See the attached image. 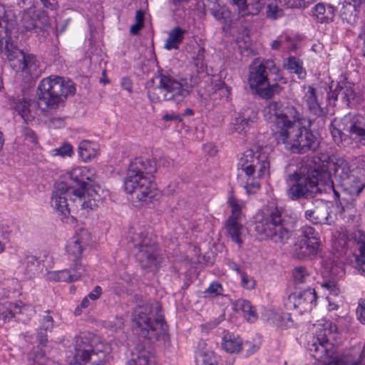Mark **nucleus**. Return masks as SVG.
<instances>
[{
    "label": "nucleus",
    "mask_w": 365,
    "mask_h": 365,
    "mask_svg": "<svg viewBox=\"0 0 365 365\" xmlns=\"http://www.w3.org/2000/svg\"><path fill=\"white\" fill-rule=\"evenodd\" d=\"M233 6H236L241 16L257 15L261 11L263 2L262 0H231Z\"/></svg>",
    "instance_id": "nucleus-25"
},
{
    "label": "nucleus",
    "mask_w": 365,
    "mask_h": 365,
    "mask_svg": "<svg viewBox=\"0 0 365 365\" xmlns=\"http://www.w3.org/2000/svg\"><path fill=\"white\" fill-rule=\"evenodd\" d=\"M241 285L247 289H252L255 287V279L246 273H241Z\"/></svg>",
    "instance_id": "nucleus-51"
},
{
    "label": "nucleus",
    "mask_w": 365,
    "mask_h": 365,
    "mask_svg": "<svg viewBox=\"0 0 365 365\" xmlns=\"http://www.w3.org/2000/svg\"><path fill=\"white\" fill-rule=\"evenodd\" d=\"M279 11L277 5L268 4L266 10L267 17L271 19H276L279 16L278 13Z\"/></svg>",
    "instance_id": "nucleus-56"
},
{
    "label": "nucleus",
    "mask_w": 365,
    "mask_h": 365,
    "mask_svg": "<svg viewBox=\"0 0 365 365\" xmlns=\"http://www.w3.org/2000/svg\"><path fill=\"white\" fill-rule=\"evenodd\" d=\"M129 248L140 260L148 259L149 262L156 259L158 243L156 239H152L148 232L135 234L128 242Z\"/></svg>",
    "instance_id": "nucleus-14"
},
{
    "label": "nucleus",
    "mask_w": 365,
    "mask_h": 365,
    "mask_svg": "<svg viewBox=\"0 0 365 365\" xmlns=\"http://www.w3.org/2000/svg\"><path fill=\"white\" fill-rule=\"evenodd\" d=\"M51 205L62 216V220L80 210H90L86 190H78L71 183L64 182L55 183Z\"/></svg>",
    "instance_id": "nucleus-7"
},
{
    "label": "nucleus",
    "mask_w": 365,
    "mask_h": 365,
    "mask_svg": "<svg viewBox=\"0 0 365 365\" xmlns=\"http://www.w3.org/2000/svg\"><path fill=\"white\" fill-rule=\"evenodd\" d=\"M34 363L38 365H44L45 363V359H44V354H35L33 357Z\"/></svg>",
    "instance_id": "nucleus-64"
},
{
    "label": "nucleus",
    "mask_w": 365,
    "mask_h": 365,
    "mask_svg": "<svg viewBox=\"0 0 365 365\" xmlns=\"http://www.w3.org/2000/svg\"><path fill=\"white\" fill-rule=\"evenodd\" d=\"M205 343L201 341L198 349L195 351V362L197 365H218L217 357L215 353L204 347Z\"/></svg>",
    "instance_id": "nucleus-30"
},
{
    "label": "nucleus",
    "mask_w": 365,
    "mask_h": 365,
    "mask_svg": "<svg viewBox=\"0 0 365 365\" xmlns=\"http://www.w3.org/2000/svg\"><path fill=\"white\" fill-rule=\"evenodd\" d=\"M53 155L61 157H71L73 154L72 145L68 143H63L59 148L52 150Z\"/></svg>",
    "instance_id": "nucleus-50"
},
{
    "label": "nucleus",
    "mask_w": 365,
    "mask_h": 365,
    "mask_svg": "<svg viewBox=\"0 0 365 365\" xmlns=\"http://www.w3.org/2000/svg\"><path fill=\"white\" fill-rule=\"evenodd\" d=\"M48 331H46L45 329H43L40 327H38L37 329L36 339L41 346H45L48 341Z\"/></svg>",
    "instance_id": "nucleus-57"
},
{
    "label": "nucleus",
    "mask_w": 365,
    "mask_h": 365,
    "mask_svg": "<svg viewBox=\"0 0 365 365\" xmlns=\"http://www.w3.org/2000/svg\"><path fill=\"white\" fill-rule=\"evenodd\" d=\"M356 317L361 324H365V299H361L359 301L356 309Z\"/></svg>",
    "instance_id": "nucleus-53"
},
{
    "label": "nucleus",
    "mask_w": 365,
    "mask_h": 365,
    "mask_svg": "<svg viewBox=\"0 0 365 365\" xmlns=\"http://www.w3.org/2000/svg\"><path fill=\"white\" fill-rule=\"evenodd\" d=\"M264 119L271 123L272 135L277 144L294 154L317 152L322 143L319 133L312 130L316 120L307 119V125L301 123L302 116L293 106L271 101L263 110Z\"/></svg>",
    "instance_id": "nucleus-2"
},
{
    "label": "nucleus",
    "mask_w": 365,
    "mask_h": 365,
    "mask_svg": "<svg viewBox=\"0 0 365 365\" xmlns=\"http://www.w3.org/2000/svg\"><path fill=\"white\" fill-rule=\"evenodd\" d=\"M260 184L257 181H252L249 182V180L247 182V184L245 185V188L248 194H254L259 189Z\"/></svg>",
    "instance_id": "nucleus-58"
},
{
    "label": "nucleus",
    "mask_w": 365,
    "mask_h": 365,
    "mask_svg": "<svg viewBox=\"0 0 365 365\" xmlns=\"http://www.w3.org/2000/svg\"><path fill=\"white\" fill-rule=\"evenodd\" d=\"M186 32V30L180 26L173 28L168 32V38L165 40L164 48L168 51L178 49L180 45L184 40V36Z\"/></svg>",
    "instance_id": "nucleus-32"
},
{
    "label": "nucleus",
    "mask_w": 365,
    "mask_h": 365,
    "mask_svg": "<svg viewBox=\"0 0 365 365\" xmlns=\"http://www.w3.org/2000/svg\"><path fill=\"white\" fill-rule=\"evenodd\" d=\"M21 262L25 266V268L28 273H34L36 270L37 267L39 264V261L37 257L29 255L28 252H24L23 257L21 259Z\"/></svg>",
    "instance_id": "nucleus-44"
},
{
    "label": "nucleus",
    "mask_w": 365,
    "mask_h": 365,
    "mask_svg": "<svg viewBox=\"0 0 365 365\" xmlns=\"http://www.w3.org/2000/svg\"><path fill=\"white\" fill-rule=\"evenodd\" d=\"M85 269H75L73 266L72 269H63L57 273L58 281L73 282L78 280L83 274Z\"/></svg>",
    "instance_id": "nucleus-41"
},
{
    "label": "nucleus",
    "mask_w": 365,
    "mask_h": 365,
    "mask_svg": "<svg viewBox=\"0 0 365 365\" xmlns=\"http://www.w3.org/2000/svg\"><path fill=\"white\" fill-rule=\"evenodd\" d=\"M312 16L317 23L328 24L333 21L335 9L331 5L318 3L312 9Z\"/></svg>",
    "instance_id": "nucleus-27"
},
{
    "label": "nucleus",
    "mask_w": 365,
    "mask_h": 365,
    "mask_svg": "<svg viewBox=\"0 0 365 365\" xmlns=\"http://www.w3.org/2000/svg\"><path fill=\"white\" fill-rule=\"evenodd\" d=\"M257 115L253 111L238 113L231 123V129L239 134H245L256 125Z\"/></svg>",
    "instance_id": "nucleus-21"
},
{
    "label": "nucleus",
    "mask_w": 365,
    "mask_h": 365,
    "mask_svg": "<svg viewBox=\"0 0 365 365\" xmlns=\"http://www.w3.org/2000/svg\"><path fill=\"white\" fill-rule=\"evenodd\" d=\"M284 67L291 73H296L300 79H304L306 78L307 72L303 68V62L295 56H289L287 58L284 63Z\"/></svg>",
    "instance_id": "nucleus-38"
},
{
    "label": "nucleus",
    "mask_w": 365,
    "mask_h": 365,
    "mask_svg": "<svg viewBox=\"0 0 365 365\" xmlns=\"http://www.w3.org/2000/svg\"><path fill=\"white\" fill-rule=\"evenodd\" d=\"M104 191L100 187L88 190L86 193L88 199V207L90 210H93L98 207L99 203L103 202L105 197Z\"/></svg>",
    "instance_id": "nucleus-40"
},
{
    "label": "nucleus",
    "mask_w": 365,
    "mask_h": 365,
    "mask_svg": "<svg viewBox=\"0 0 365 365\" xmlns=\"http://www.w3.org/2000/svg\"><path fill=\"white\" fill-rule=\"evenodd\" d=\"M348 242L356 243L359 252L356 257V262L360 269L365 272V232L361 230H356L347 236Z\"/></svg>",
    "instance_id": "nucleus-23"
},
{
    "label": "nucleus",
    "mask_w": 365,
    "mask_h": 365,
    "mask_svg": "<svg viewBox=\"0 0 365 365\" xmlns=\"http://www.w3.org/2000/svg\"><path fill=\"white\" fill-rule=\"evenodd\" d=\"M21 312V307L16 303L6 302L0 305V319L4 322L10 321Z\"/></svg>",
    "instance_id": "nucleus-39"
},
{
    "label": "nucleus",
    "mask_w": 365,
    "mask_h": 365,
    "mask_svg": "<svg viewBox=\"0 0 365 365\" xmlns=\"http://www.w3.org/2000/svg\"><path fill=\"white\" fill-rule=\"evenodd\" d=\"M336 267H331L330 270V276L331 277V279L324 282L322 284V287L326 288L329 291V293L334 296H337L339 293V289L338 288L335 280L333 278V276L335 274L334 269Z\"/></svg>",
    "instance_id": "nucleus-49"
},
{
    "label": "nucleus",
    "mask_w": 365,
    "mask_h": 365,
    "mask_svg": "<svg viewBox=\"0 0 365 365\" xmlns=\"http://www.w3.org/2000/svg\"><path fill=\"white\" fill-rule=\"evenodd\" d=\"M83 235H87V232L82 231L80 235L74 237L66 246V252L70 260L73 262L75 269H84L81 263L82 252L88 245V242L83 238Z\"/></svg>",
    "instance_id": "nucleus-20"
},
{
    "label": "nucleus",
    "mask_w": 365,
    "mask_h": 365,
    "mask_svg": "<svg viewBox=\"0 0 365 365\" xmlns=\"http://www.w3.org/2000/svg\"><path fill=\"white\" fill-rule=\"evenodd\" d=\"M168 325L165 323L163 317L161 316V341H164L165 348H169L170 346V337L168 334Z\"/></svg>",
    "instance_id": "nucleus-52"
},
{
    "label": "nucleus",
    "mask_w": 365,
    "mask_h": 365,
    "mask_svg": "<svg viewBox=\"0 0 365 365\" xmlns=\"http://www.w3.org/2000/svg\"><path fill=\"white\" fill-rule=\"evenodd\" d=\"M98 145L96 143L89 141L83 140L78 145V155L83 161L91 160L97 155Z\"/></svg>",
    "instance_id": "nucleus-37"
},
{
    "label": "nucleus",
    "mask_w": 365,
    "mask_h": 365,
    "mask_svg": "<svg viewBox=\"0 0 365 365\" xmlns=\"http://www.w3.org/2000/svg\"><path fill=\"white\" fill-rule=\"evenodd\" d=\"M51 314H53V312L48 310L45 312V314L41 317L38 327L50 332L52 331L54 327V319Z\"/></svg>",
    "instance_id": "nucleus-47"
},
{
    "label": "nucleus",
    "mask_w": 365,
    "mask_h": 365,
    "mask_svg": "<svg viewBox=\"0 0 365 365\" xmlns=\"http://www.w3.org/2000/svg\"><path fill=\"white\" fill-rule=\"evenodd\" d=\"M156 172L155 163L143 158H137L129 165L124 181L125 191L131 195L135 206L155 204L158 202L159 190L153 180Z\"/></svg>",
    "instance_id": "nucleus-3"
},
{
    "label": "nucleus",
    "mask_w": 365,
    "mask_h": 365,
    "mask_svg": "<svg viewBox=\"0 0 365 365\" xmlns=\"http://www.w3.org/2000/svg\"><path fill=\"white\" fill-rule=\"evenodd\" d=\"M102 293V289L100 286L97 285L94 287L93 290L90 292L87 297L93 301L97 300Z\"/></svg>",
    "instance_id": "nucleus-60"
},
{
    "label": "nucleus",
    "mask_w": 365,
    "mask_h": 365,
    "mask_svg": "<svg viewBox=\"0 0 365 365\" xmlns=\"http://www.w3.org/2000/svg\"><path fill=\"white\" fill-rule=\"evenodd\" d=\"M203 294L205 298H215L218 296H223L224 289L220 282L213 281L210 284L207 289L203 292Z\"/></svg>",
    "instance_id": "nucleus-45"
},
{
    "label": "nucleus",
    "mask_w": 365,
    "mask_h": 365,
    "mask_svg": "<svg viewBox=\"0 0 365 365\" xmlns=\"http://www.w3.org/2000/svg\"><path fill=\"white\" fill-rule=\"evenodd\" d=\"M359 10L354 9L349 1H344L340 10V17L344 23L354 26L358 20Z\"/></svg>",
    "instance_id": "nucleus-35"
},
{
    "label": "nucleus",
    "mask_w": 365,
    "mask_h": 365,
    "mask_svg": "<svg viewBox=\"0 0 365 365\" xmlns=\"http://www.w3.org/2000/svg\"><path fill=\"white\" fill-rule=\"evenodd\" d=\"M15 24L4 16H0V52L4 53L11 62V66L16 72L24 71L32 79L38 78L41 74L40 61L32 53L19 50L12 39V31Z\"/></svg>",
    "instance_id": "nucleus-4"
},
{
    "label": "nucleus",
    "mask_w": 365,
    "mask_h": 365,
    "mask_svg": "<svg viewBox=\"0 0 365 365\" xmlns=\"http://www.w3.org/2000/svg\"><path fill=\"white\" fill-rule=\"evenodd\" d=\"M98 342L90 333H81L74 341L75 353L71 365H105L110 356V347Z\"/></svg>",
    "instance_id": "nucleus-6"
},
{
    "label": "nucleus",
    "mask_w": 365,
    "mask_h": 365,
    "mask_svg": "<svg viewBox=\"0 0 365 365\" xmlns=\"http://www.w3.org/2000/svg\"><path fill=\"white\" fill-rule=\"evenodd\" d=\"M235 311H242L245 317L250 322H255L257 319V314L255 307L250 301L244 299H240L233 304Z\"/></svg>",
    "instance_id": "nucleus-34"
},
{
    "label": "nucleus",
    "mask_w": 365,
    "mask_h": 365,
    "mask_svg": "<svg viewBox=\"0 0 365 365\" xmlns=\"http://www.w3.org/2000/svg\"><path fill=\"white\" fill-rule=\"evenodd\" d=\"M292 277L297 289L312 287L314 277L307 267H295L292 271Z\"/></svg>",
    "instance_id": "nucleus-24"
},
{
    "label": "nucleus",
    "mask_w": 365,
    "mask_h": 365,
    "mask_svg": "<svg viewBox=\"0 0 365 365\" xmlns=\"http://www.w3.org/2000/svg\"><path fill=\"white\" fill-rule=\"evenodd\" d=\"M309 168L287 165L284 179L286 195L292 201L314 198L326 185L334 193L351 192L360 194L364 184L354 174L349 163L344 158L321 153L312 158Z\"/></svg>",
    "instance_id": "nucleus-1"
},
{
    "label": "nucleus",
    "mask_w": 365,
    "mask_h": 365,
    "mask_svg": "<svg viewBox=\"0 0 365 365\" xmlns=\"http://www.w3.org/2000/svg\"><path fill=\"white\" fill-rule=\"evenodd\" d=\"M291 38L289 36H286L284 38V40L283 39H277L272 42L271 47L273 50L278 49L281 46H282L285 41H290Z\"/></svg>",
    "instance_id": "nucleus-61"
},
{
    "label": "nucleus",
    "mask_w": 365,
    "mask_h": 365,
    "mask_svg": "<svg viewBox=\"0 0 365 365\" xmlns=\"http://www.w3.org/2000/svg\"><path fill=\"white\" fill-rule=\"evenodd\" d=\"M255 230L259 235L275 244L284 245L292 236L288 222L282 210L273 207L255 222Z\"/></svg>",
    "instance_id": "nucleus-10"
},
{
    "label": "nucleus",
    "mask_w": 365,
    "mask_h": 365,
    "mask_svg": "<svg viewBox=\"0 0 365 365\" xmlns=\"http://www.w3.org/2000/svg\"><path fill=\"white\" fill-rule=\"evenodd\" d=\"M240 168L247 176L261 178L269 173V158L262 147H255L244 152L238 163Z\"/></svg>",
    "instance_id": "nucleus-11"
},
{
    "label": "nucleus",
    "mask_w": 365,
    "mask_h": 365,
    "mask_svg": "<svg viewBox=\"0 0 365 365\" xmlns=\"http://www.w3.org/2000/svg\"><path fill=\"white\" fill-rule=\"evenodd\" d=\"M222 346L227 352L237 353L242 349V341L239 336L228 333L224 336Z\"/></svg>",
    "instance_id": "nucleus-36"
},
{
    "label": "nucleus",
    "mask_w": 365,
    "mask_h": 365,
    "mask_svg": "<svg viewBox=\"0 0 365 365\" xmlns=\"http://www.w3.org/2000/svg\"><path fill=\"white\" fill-rule=\"evenodd\" d=\"M60 182H63L61 180ZM64 182L71 183L72 185L78 190H86V182L84 180V178L81 175V170L79 168L73 170L69 173L68 179Z\"/></svg>",
    "instance_id": "nucleus-42"
},
{
    "label": "nucleus",
    "mask_w": 365,
    "mask_h": 365,
    "mask_svg": "<svg viewBox=\"0 0 365 365\" xmlns=\"http://www.w3.org/2000/svg\"><path fill=\"white\" fill-rule=\"evenodd\" d=\"M321 246V241L300 238L294 250V255L299 259H304L309 256L316 255Z\"/></svg>",
    "instance_id": "nucleus-22"
},
{
    "label": "nucleus",
    "mask_w": 365,
    "mask_h": 365,
    "mask_svg": "<svg viewBox=\"0 0 365 365\" xmlns=\"http://www.w3.org/2000/svg\"><path fill=\"white\" fill-rule=\"evenodd\" d=\"M9 105L24 121L29 122L34 119V115L30 109V101L25 98L11 97L9 98Z\"/></svg>",
    "instance_id": "nucleus-28"
},
{
    "label": "nucleus",
    "mask_w": 365,
    "mask_h": 365,
    "mask_svg": "<svg viewBox=\"0 0 365 365\" xmlns=\"http://www.w3.org/2000/svg\"><path fill=\"white\" fill-rule=\"evenodd\" d=\"M76 93L75 83L69 78L51 76L41 81L38 86V104L48 108H57L59 105Z\"/></svg>",
    "instance_id": "nucleus-8"
},
{
    "label": "nucleus",
    "mask_w": 365,
    "mask_h": 365,
    "mask_svg": "<svg viewBox=\"0 0 365 365\" xmlns=\"http://www.w3.org/2000/svg\"><path fill=\"white\" fill-rule=\"evenodd\" d=\"M21 22L26 30H35L36 32H38V30L41 31L43 27L48 24V20L45 15H43L41 19L39 15L31 16L27 14L23 16Z\"/></svg>",
    "instance_id": "nucleus-31"
},
{
    "label": "nucleus",
    "mask_w": 365,
    "mask_h": 365,
    "mask_svg": "<svg viewBox=\"0 0 365 365\" xmlns=\"http://www.w3.org/2000/svg\"><path fill=\"white\" fill-rule=\"evenodd\" d=\"M49 127L52 128H61L65 126V119L62 117L53 116L49 119Z\"/></svg>",
    "instance_id": "nucleus-54"
},
{
    "label": "nucleus",
    "mask_w": 365,
    "mask_h": 365,
    "mask_svg": "<svg viewBox=\"0 0 365 365\" xmlns=\"http://www.w3.org/2000/svg\"><path fill=\"white\" fill-rule=\"evenodd\" d=\"M324 328L319 331L317 336H313L307 344V351L311 356L317 361H322V365L334 359H330L332 351V344L330 343L329 335L336 331V326L331 322L324 324Z\"/></svg>",
    "instance_id": "nucleus-12"
},
{
    "label": "nucleus",
    "mask_w": 365,
    "mask_h": 365,
    "mask_svg": "<svg viewBox=\"0 0 365 365\" xmlns=\"http://www.w3.org/2000/svg\"><path fill=\"white\" fill-rule=\"evenodd\" d=\"M359 194L351 192H337L334 190V200L338 207H340L339 216L347 223L358 222L359 214L356 209V200Z\"/></svg>",
    "instance_id": "nucleus-15"
},
{
    "label": "nucleus",
    "mask_w": 365,
    "mask_h": 365,
    "mask_svg": "<svg viewBox=\"0 0 365 365\" xmlns=\"http://www.w3.org/2000/svg\"><path fill=\"white\" fill-rule=\"evenodd\" d=\"M317 293L313 287L299 289L292 293L287 299V304L290 307L299 309L301 312L311 311L317 304Z\"/></svg>",
    "instance_id": "nucleus-17"
},
{
    "label": "nucleus",
    "mask_w": 365,
    "mask_h": 365,
    "mask_svg": "<svg viewBox=\"0 0 365 365\" xmlns=\"http://www.w3.org/2000/svg\"><path fill=\"white\" fill-rule=\"evenodd\" d=\"M144 27L143 24L135 23L130 26V33L132 35H138L139 31Z\"/></svg>",
    "instance_id": "nucleus-63"
},
{
    "label": "nucleus",
    "mask_w": 365,
    "mask_h": 365,
    "mask_svg": "<svg viewBox=\"0 0 365 365\" xmlns=\"http://www.w3.org/2000/svg\"><path fill=\"white\" fill-rule=\"evenodd\" d=\"M207 7L212 16L222 25L223 29L231 25V13L225 6H221L217 1H210Z\"/></svg>",
    "instance_id": "nucleus-26"
},
{
    "label": "nucleus",
    "mask_w": 365,
    "mask_h": 365,
    "mask_svg": "<svg viewBox=\"0 0 365 365\" xmlns=\"http://www.w3.org/2000/svg\"><path fill=\"white\" fill-rule=\"evenodd\" d=\"M225 229L227 236L232 242L237 244L239 247H242L243 240L241 238L244 230L243 225L240 223V219L228 217L225 223Z\"/></svg>",
    "instance_id": "nucleus-29"
},
{
    "label": "nucleus",
    "mask_w": 365,
    "mask_h": 365,
    "mask_svg": "<svg viewBox=\"0 0 365 365\" xmlns=\"http://www.w3.org/2000/svg\"><path fill=\"white\" fill-rule=\"evenodd\" d=\"M43 6L48 9L53 10L57 5L56 0H40Z\"/></svg>",
    "instance_id": "nucleus-62"
},
{
    "label": "nucleus",
    "mask_w": 365,
    "mask_h": 365,
    "mask_svg": "<svg viewBox=\"0 0 365 365\" xmlns=\"http://www.w3.org/2000/svg\"><path fill=\"white\" fill-rule=\"evenodd\" d=\"M163 120L165 121H174L180 123L182 120V116L178 113H166L163 116Z\"/></svg>",
    "instance_id": "nucleus-59"
},
{
    "label": "nucleus",
    "mask_w": 365,
    "mask_h": 365,
    "mask_svg": "<svg viewBox=\"0 0 365 365\" xmlns=\"http://www.w3.org/2000/svg\"><path fill=\"white\" fill-rule=\"evenodd\" d=\"M133 322L134 331L137 334L150 341H158L159 332L156 327L160 324V320L155 318L154 321L150 305L137 307L133 312Z\"/></svg>",
    "instance_id": "nucleus-13"
},
{
    "label": "nucleus",
    "mask_w": 365,
    "mask_h": 365,
    "mask_svg": "<svg viewBox=\"0 0 365 365\" xmlns=\"http://www.w3.org/2000/svg\"><path fill=\"white\" fill-rule=\"evenodd\" d=\"M331 98H334V100L341 99L344 103L349 105L351 101L354 100L356 98V93L353 85L350 83H346L344 85L339 84Z\"/></svg>",
    "instance_id": "nucleus-33"
},
{
    "label": "nucleus",
    "mask_w": 365,
    "mask_h": 365,
    "mask_svg": "<svg viewBox=\"0 0 365 365\" xmlns=\"http://www.w3.org/2000/svg\"><path fill=\"white\" fill-rule=\"evenodd\" d=\"M330 213L331 207L326 201L315 200L304 211V217L314 225H331Z\"/></svg>",
    "instance_id": "nucleus-18"
},
{
    "label": "nucleus",
    "mask_w": 365,
    "mask_h": 365,
    "mask_svg": "<svg viewBox=\"0 0 365 365\" xmlns=\"http://www.w3.org/2000/svg\"><path fill=\"white\" fill-rule=\"evenodd\" d=\"M191 87L184 85L182 82H179L170 76H167L161 73V93L164 92V99L165 101H174L180 103L185 97L190 95Z\"/></svg>",
    "instance_id": "nucleus-16"
},
{
    "label": "nucleus",
    "mask_w": 365,
    "mask_h": 365,
    "mask_svg": "<svg viewBox=\"0 0 365 365\" xmlns=\"http://www.w3.org/2000/svg\"><path fill=\"white\" fill-rule=\"evenodd\" d=\"M306 240H311L312 241H320L319 233L316 230L309 225L304 226L301 229V235L299 237Z\"/></svg>",
    "instance_id": "nucleus-48"
},
{
    "label": "nucleus",
    "mask_w": 365,
    "mask_h": 365,
    "mask_svg": "<svg viewBox=\"0 0 365 365\" xmlns=\"http://www.w3.org/2000/svg\"><path fill=\"white\" fill-rule=\"evenodd\" d=\"M277 81L284 84L287 83L275 63L270 59L255 58L249 68L248 83L250 89L260 98L269 99L282 90Z\"/></svg>",
    "instance_id": "nucleus-5"
},
{
    "label": "nucleus",
    "mask_w": 365,
    "mask_h": 365,
    "mask_svg": "<svg viewBox=\"0 0 365 365\" xmlns=\"http://www.w3.org/2000/svg\"><path fill=\"white\" fill-rule=\"evenodd\" d=\"M336 118L329 125V130L334 143L344 149H359L365 147V116L357 114L349 117L344 130L340 128Z\"/></svg>",
    "instance_id": "nucleus-9"
},
{
    "label": "nucleus",
    "mask_w": 365,
    "mask_h": 365,
    "mask_svg": "<svg viewBox=\"0 0 365 365\" xmlns=\"http://www.w3.org/2000/svg\"><path fill=\"white\" fill-rule=\"evenodd\" d=\"M229 205L231 207L232 214L229 217H233L235 219H240L242 215V208L243 206L242 202L231 195L227 201Z\"/></svg>",
    "instance_id": "nucleus-46"
},
{
    "label": "nucleus",
    "mask_w": 365,
    "mask_h": 365,
    "mask_svg": "<svg viewBox=\"0 0 365 365\" xmlns=\"http://www.w3.org/2000/svg\"><path fill=\"white\" fill-rule=\"evenodd\" d=\"M159 94H160V84L156 86V88H153V89L148 90V96L150 101L152 103H158L159 102Z\"/></svg>",
    "instance_id": "nucleus-55"
},
{
    "label": "nucleus",
    "mask_w": 365,
    "mask_h": 365,
    "mask_svg": "<svg viewBox=\"0 0 365 365\" xmlns=\"http://www.w3.org/2000/svg\"><path fill=\"white\" fill-rule=\"evenodd\" d=\"M205 50L203 46L197 45L193 48V55L192 56L193 63L197 70H201L202 71L206 68L205 63Z\"/></svg>",
    "instance_id": "nucleus-43"
},
{
    "label": "nucleus",
    "mask_w": 365,
    "mask_h": 365,
    "mask_svg": "<svg viewBox=\"0 0 365 365\" xmlns=\"http://www.w3.org/2000/svg\"><path fill=\"white\" fill-rule=\"evenodd\" d=\"M305 93L304 100L305 101L309 114L308 118L316 120L318 128H322L325 125L327 111L322 108L318 101L317 90L312 86L304 87Z\"/></svg>",
    "instance_id": "nucleus-19"
}]
</instances>
